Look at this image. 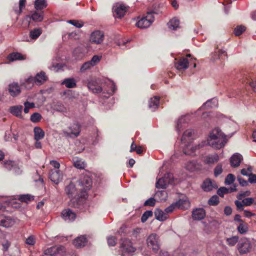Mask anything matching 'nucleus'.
Returning <instances> with one entry per match:
<instances>
[{"mask_svg": "<svg viewBox=\"0 0 256 256\" xmlns=\"http://www.w3.org/2000/svg\"><path fill=\"white\" fill-rule=\"evenodd\" d=\"M218 186L215 181L210 179H206L202 185V189L206 192H210L213 189H216Z\"/></svg>", "mask_w": 256, "mask_h": 256, "instance_id": "obj_16", "label": "nucleus"}, {"mask_svg": "<svg viewBox=\"0 0 256 256\" xmlns=\"http://www.w3.org/2000/svg\"><path fill=\"white\" fill-rule=\"evenodd\" d=\"M121 251L122 256H130L134 252L136 248L132 246L131 242L126 238L121 240Z\"/></svg>", "mask_w": 256, "mask_h": 256, "instance_id": "obj_5", "label": "nucleus"}, {"mask_svg": "<svg viewBox=\"0 0 256 256\" xmlns=\"http://www.w3.org/2000/svg\"><path fill=\"white\" fill-rule=\"evenodd\" d=\"M219 160L218 154H209L204 158V162L206 164H212L217 162Z\"/></svg>", "mask_w": 256, "mask_h": 256, "instance_id": "obj_28", "label": "nucleus"}, {"mask_svg": "<svg viewBox=\"0 0 256 256\" xmlns=\"http://www.w3.org/2000/svg\"><path fill=\"white\" fill-rule=\"evenodd\" d=\"M242 202L244 206H250L254 202V198H247L242 200Z\"/></svg>", "mask_w": 256, "mask_h": 256, "instance_id": "obj_57", "label": "nucleus"}, {"mask_svg": "<svg viewBox=\"0 0 256 256\" xmlns=\"http://www.w3.org/2000/svg\"><path fill=\"white\" fill-rule=\"evenodd\" d=\"M219 202L218 196L216 195L212 196L208 200V204L210 206H216Z\"/></svg>", "mask_w": 256, "mask_h": 256, "instance_id": "obj_49", "label": "nucleus"}, {"mask_svg": "<svg viewBox=\"0 0 256 256\" xmlns=\"http://www.w3.org/2000/svg\"><path fill=\"white\" fill-rule=\"evenodd\" d=\"M153 212L152 210H146L142 215L141 221L142 222H146L147 220L152 216Z\"/></svg>", "mask_w": 256, "mask_h": 256, "instance_id": "obj_50", "label": "nucleus"}, {"mask_svg": "<svg viewBox=\"0 0 256 256\" xmlns=\"http://www.w3.org/2000/svg\"><path fill=\"white\" fill-rule=\"evenodd\" d=\"M251 194V192L250 190H246L245 192H240L236 196V198L238 200H242V198L250 196Z\"/></svg>", "mask_w": 256, "mask_h": 256, "instance_id": "obj_56", "label": "nucleus"}, {"mask_svg": "<svg viewBox=\"0 0 256 256\" xmlns=\"http://www.w3.org/2000/svg\"><path fill=\"white\" fill-rule=\"evenodd\" d=\"M218 106V100L216 98H212L206 101L200 109H205L208 108H214Z\"/></svg>", "mask_w": 256, "mask_h": 256, "instance_id": "obj_29", "label": "nucleus"}, {"mask_svg": "<svg viewBox=\"0 0 256 256\" xmlns=\"http://www.w3.org/2000/svg\"><path fill=\"white\" fill-rule=\"evenodd\" d=\"M155 199L153 198H150L144 202V206H153L155 205Z\"/></svg>", "mask_w": 256, "mask_h": 256, "instance_id": "obj_62", "label": "nucleus"}, {"mask_svg": "<svg viewBox=\"0 0 256 256\" xmlns=\"http://www.w3.org/2000/svg\"><path fill=\"white\" fill-rule=\"evenodd\" d=\"M86 238L84 236L78 237L74 240V244L77 248H80L84 246L86 243Z\"/></svg>", "mask_w": 256, "mask_h": 256, "instance_id": "obj_31", "label": "nucleus"}, {"mask_svg": "<svg viewBox=\"0 0 256 256\" xmlns=\"http://www.w3.org/2000/svg\"><path fill=\"white\" fill-rule=\"evenodd\" d=\"M242 160V156L238 153L233 154L230 158V162L232 166L238 167Z\"/></svg>", "mask_w": 256, "mask_h": 256, "instance_id": "obj_21", "label": "nucleus"}, {"mask_svg": "<svg viewBox=\"0 0 256 256\" xmlns=\"http://www.w3.org/2000/svg\"><path fill=\"white\" fill-rule=\"evenodd\" d=\"M23 106L21 105H16L10 107V112L16 117L22 118V112Z\"/></svg>", "mask_w": 256, "mask_h": 256, "instance_id": "obj_25", "label": "nucleus"}, {"mask_svg": "<svg viewBox=\"0 0 256 256\" xmlns=\"http://www.w3.org/2000/svg\"><path fill=\"white\" fill-rule=\"evenodd\" d=\"M34 196L30 194H24L19 196L18 200L22 202L28 203L32 200H34Z\"/></svg>", "mask_w": 256, "mask_h": 256, "instance_id": "obj_44", "label": "nucleus"}, {"mask_svg": "<svg viewBox=\"0 0 256 256\" xmlns=\"http://www.w3.org/2000/svg\"><path fill=\"white\" fill-rule=\"evenodd\" d=\"M65 192L69 197H72L76 194V190L75 185L70 182L65 188Z\"/></svg>", "mask_w": 256, "mask_h": 256, "instance_id": "obj_30", "label": "nucleus"}, {"mask_svg": "<svg viewBox=\"0 0 256 256\" xmlns=\"http://www.w3.org/2000/svg\"><path fill=\"white\" fill-rule=\"evenodd\" d=\"M239 237L236 236H232L226 239V244L230 246H234L238 242Z\"/></svg>", "mask_w": 256, "mask_h": 256, "instance_id": "obj_41", "label": "nucleus"}, {"mask_svg": "<svg viewBox=\"0 0 256 256\" xmlns=\"http://www.w3.org/2000/svg\"><path fill=\"white\" fill-rule=\"evenodd\" d=\"M146 244L148 248L154 253L158 252L160 248V238L156 234H152L146 238Z\"/></svg>", "mask_w": 256, "mask_h": 256, "instance_id": "obj_4", "label": "nucleus"}, {"mask_svg": "<svg viewBox=\"0 0 256 256\" xmlns=\"http://www.w3.org/2000/svg\"><path fill=\"white\" fill-rule=\"evenodd\" d=\"M176 204V207L181 210H186L190 206V202L186 198L180 199Z\"/></svg>", "mask_w": 256, "mask_h": 256, "instance_id": "obj_23", "label": "nucleus"}, {"mask_svg": "<svg viewBox=\"0 0 256 256\" xmlns=\"http://www.w3.org/2000/svg\"><path fill=\"white\" fill-rule=\"evenodd\" d=\"M14 162L11 160H6L4 162V166L10 170H12L15 165Z\"/></svg>", "mask_w": 256, "mask_h": 256, "instance_id": "obj_55", "label": "nucleus"}, {"mask_svg": "<svg viewBox=\"0 0 256 256\" xmlns=\"http://www.w3.org/2000/svg\"><path fill=\"white\" fill-rule=\"evenodd\" d=\"M8 58L10 61L13 62L17 60H23L25 59V58L20 53L13 52L8 55Z\"/></svg>", "mask_w": 256, "mask_h": 256, "instance_id": "obj_38", "label": "nucleus"}, {"mask_svg": "<svg viewBox=\"0 0 256 256\" xmlns=\"http://www.w3.org/2000/svg\"><path fill=\"white\" fill-rule=\"evenodd\" d=\"M252 245L250 240L243 238L239 242L237 245V248L241 254H246L251 250Z\"/></svg>", "mask_w": 256, "mask_h": 256, "instance_id": "obj_6", "label": "nucleus"}, {"mask_svg": "<svg viewBox=\"0 0 256 256\" xmlns=\"http://www.w3.org/2000/svg\"><path fill=\"white\" fill-rule=\"evenodd\" d=\"M177 207L176 202L172 203L170 206L165 208L164 212H166L167 214L168 213L172 212Z\"/></svg>", "mask_w": 256, "mask_h": 256, "instance_id": "obj_64", "label": "nucleus"}, {"mask_svg": "<svg viewBox=\"0 0 256 256\" xmlns=\"http://www.w3.org/2000/svg\"><path fill=\"white\" fill-rule=\"evenodd\" d=\"M34 5L36 10H42L46 7V0H36Z\"/></svg>", "mask_w": 256, "mask_h": 256, "instance_id": "obj_39", "label": "nucleus"}, {"mask_svg": "<svg viewBox=\"0 0 256 256\" xmlns=\"http://www.w3.org/2000/svg\"><path fill=\"white\" fill-rule=\"evenodd\" d=\"M168 182L164 181V178H160L156 184V186L158 188H166L168 186Z\"/></svg>", "mask_w": 256, "mask_h": 256, "instance_id": "obj_43", "label": "nucleus"}, {"mask_svg": "<svg viewBox=\"0 0 256 256\" xmlns=\"http://www.w3.org/2000/svg\"><path fill=\"white\" fill-rule=\"evenodd\" d=\"M85 203L86 199L84 198H73L70 200L69 202V206L71 207H74L82 210L84 208Z\"/></svg>", "mask_w": 256, "mask_h": 256, "instance_id": "obj_10", "label": "nucleus"}, {"mask_svg": "<svg viewBox=\"0 0 256 256\" xmlns=\"http://www.w3.org/2000/svg\"><path fill=\"white\" fill-rule=\"evenodd\" d=\"M154 21V16L152 14L148 12L146 16L142 18L136 23L138 28L143 29L149 27Z\"/></svg>", "mask_w": 256, "mask_h": 256, "instance_id": "obj_7", "label": "nucleus"}, {"mask_svg": "<svg viewBox=\"0 0 256 256\" xmlns=\"http://www.w3.org/2000/svg\"><path fill=\"white\" fill-rule=\"evenodd\" d=\"M237 230L240 234H244L247 232L248 230V227L246 224H244V222H242L239 224Z\"/></svg>", "mask_w": 256, "mask_h": 256, "instance_id": "obj_47", "label": "nucleus"}, {"mask_svg": "<svg viewBox=\"0 0 256 256\" xmlns=\"http://www.w3.org/2000/svg\"><path fill=\"white\" fill-rule=\"evenodd\" d=\"M50 178L52 182L58 184L62 179V174L59 170H51Z\"/></svg>", "mask_w": 256, "mask_h": 256, "instance_id": "obj_15", "label": "nucleus"}, {"mask_svg": "<svg viewBox=\"0 0 256 256\" xmlns=\"http://www.w3.org/2000/svg\"><path fill=\"white\" fill-rule=\"evenodd\" d=\"M154 213L156 218L160 221L165 220L168 218L166 212L159 208H156Z\"/></svg>", "mask_w": 256, "mask_h": 256, "instance_id": "obj_33", "label": "nucleus"}, {"mask_svg": "<svg viewBox=\"0 0 256 256\" xmlns=\"http://www.w3.org/2000/svg\"><path fill=\"white\" fill-rule=\"evenodd\" d=\"M34 78L35 80V84L37 85H41L47 80V76L44 72L38 73Z\"/></svg>", "mask_w": 256, "mask_h": 256, "instance_id": "obj_27", "label": "nucleus"}, {"mask_svg": "<svg viewBox=\"0 0 256 256\" xmlns=\"http://www.w3.org/2000/svg\"><path fill=\"white\" fill-rule=\"evenodd\" d=\"M236 186L234 184L232 186L228 188L226 187H221L218 189L217 191V194L220 197H224V194H226L228 193H230L234 192L236 191Z\"/></svg>", "mask_w": 256, "mask_h": 256, "instance_id": "obj_22", "label": "nucleus"}, {"mask_svg": "<svg viewBox=\"0 0 256 256\" xmlns=\"http://www.w3.org/2000/svg\"><path fill=\"white\" fill-rule=\"evenodd\" d=\"M207 142L212 148L220 149L224 146L226 142V136L219 128H215L210 133Z\"/></svg>", "mask_w": 256, "mask_h": 256, "instance_id": "obj_2", "label": "nucleus"}, {"mask_svg": "<svg viewBox=\"0 0 256 256\" xmlns=\"http://www.w3.org/2000/svg\"><path fill=\"white\" fill-rule=\"evenodd\" d=\"M74 166L78 168L82 169L84 168L85 166V164L81 160H76L74 162Z\"/></svg>", "mask_w": 256, "mask_h": 256, "instance_id": "obj_60", "label": "nucleus"}, {"mask_svg": "<svg viewBox=\"0 0 256 256\" xmlns=\"http://www.w3.org/2000/svg\"><path fill=\"white\" fill-rule=\"evenodd\" d=\"M222 54L225 56L226 55L224 50L216 49L214 52L212 54L211 58L212 60H216L220 58V56Z\"/></svg>", "mask_w": 256, "mask_h": 256, "instance_id": "obj_42", "label": "nucleus"}, {"mask_svg": "<svg viewBox=\"0 0 256 256\" xmlns=\"http://www.w3.org/2000/svg\"><path fill=\"white\" fill-rule=\"evenodd\" d=\"M42 256H68L64 246H52L46 249ZM71 256H76L72 254Z\"/></svg>", "mask_w": 256, "mask_h": 256, "instance_id": "obj_3", "label": "nucleus"}, {"mask_svg": "<svg viewBox=\"0 0 256 256\" xmlns=\"http://www.w3.org/2000/svg\"><path fill=\"white\" fill-rule=\"evenodd\" d=\"M62 84L65 85L67 88H74L76 86V81L74 78L64 79L62 82Z\"/></svg>", "mask_w": 256, "mask_h": 256, "instance_id": "obj_37", "label": "nucleus"}, {"mask_svg": "<svg viewBox=\"0 0 256 256\" xmlns=\"http://www.w3.org/2000/svg\"><path fill=\"white\" fill-rule=\"evenodd\" d=\"M42 118L41 114L38 112H34L32 114L30 118V120L34 123H36L40 121Z\"/></svg>", "mask_w": 256, "mask_h": 256, "instance_id": "obj_46", "label": "nucleus"}, {"mask_svg": "<svg viewBox=\"0 0 256 256\" xmlns=\"http://www.w3.org/2000/svg\"><path fill=\"white\" fill-rule=\"evenodd\" d=\"M34 138L35 140L42 139L45 135L44 131L39 126H36L34 128Z\"/></svg>", "mask_w": 256, "mask_h": 256, "instance_id": "obj_32", "label": "nucleus"}, {"mask_svg": "<svg viewBox=\"0 0 256 256\" xmlns=\"http://www.w3.org/2000/svg\"><path fill=\"white\" fill-rule=\"evenodd\" d=\"M68 22L77 28H80L84 26V23L82 22L76 20H69L68 21Z\"/></svg>", "mask_w": 256, "mask_h": 256, "instance_id": "obj_54", "label": "nucleus"}, {"mask_svg": "<svg viewBox=\"0 0 256 256\" xmlns=\"http://www.w3.org/2000/svg\"><path fill=\"white\" fill-rule=\"evenodd\" d=\"M159 100L160 98L156 96L150 99L148 104V107L152 111H154L158 108Z\"/></svg>", "mask_w": 256, "mask_h": 256, "instance_id": "obj_34", "label": "nucleus"}, {"mask_svg": "<svg viewBox=\"0 0 256 256\" xmlns=\"http://www.w3.org/2000/svg\"><path fill=\"white\" fill-rule=\"evenodd\" d=\"M206 212L203 208H197L192 212V218L194 220H200L204 218Z\"/></svg>", "mask_w": 256, "mask_h": 256, "instance_id": "obj_17", "label": "nucleus"}, {"mask_svg": "<svg viewBox=\"0 0 256 256\" xmlns=\"http://www.w3.org/2000/svg\"><path fill=\"white\" fill-rule=\"evenodd\" d=\"M168 28L176 30L180 28V20L176 18H174L168 24Z\"/></svg>", "mask_w": 256, "mask_h": 256, "instance_id": "obj_36", "label": "nucleus"}, {"mask_svg": "<svg viewBox=\"0 0 256 256\" xmlns=\"http://www.w3.org/2000/svg\"><path fill=\"white\" fill-rule=\"evenodd\" d=\"M190 120V115L186 114L180 116L178 120L176 130L178 132H180L186 126V124Z\"/></svg>", "mask_w": 256, "mask_h": 256, "instance_id": "obj_13", "label": "nucleus"}, {"mask_svg": "<svg viewBox=\"0 0 256 256\" xmlns=\"http://www.w3.org/2000/svg\"><path fill=\"white\" fill-rule=\"evenodd\" d=\"M35 83V80L34 77L30 76L26 79L24 82H21V84L26 89L32 88L34 84Z\"/></svg>", "mask_w": 256, "mask_h": 256, "instance_id": "obj_35", "label": "nucleus"}, {"mask_svg": "<svg viewBox=\"0 0 256 256\" xmlns=\"http://www.w3.org/2000/svg\"><path fill=\"white\" fill-rule=\"evenodd\" d=\"M44 19L43 12H38L34 11L31 12V14L27 15L24 18V20L26 21L28 24L27 27H28L30 24V20H32L36 22H42Z\"/></svg>", "mask_w": 256, "mask_h": 256, "instance_id": "obj_8", "label": "nucleus"}, {"mask_svg": "<svg viewBox=\"0 0 256 256\" xmlns=\"http://www.w3.org/2000/svg\"><path fill=\"white\" fill-rule=\"evenodd\" d=\"M104 38V33L100 30H96L93 32L90 38V40L92 43L98 44H101Z\"/></svg>", "mask_w": 256, "mask_h": 256, "instance_id": "obj_9", "label": "nucleus"}, {"mask_svg": "<svg viewBox=\"0 0 256 256\" xmlns=\"http://www.w3.org/2000/svg\"><path fill=\"white\" fill-rule=\"evenodd\" d=\"M88 87L93 93L98 94L102 91V87L98 86L97 82L94 80L88 82Z\"/></svg>", "mask_w": 256, "mask_h": 256, "instance_id": "obj_19", "label": "nucleus"}, {"mask_svg": "<svg viewBox=\"0 0 256 256\" xmlns=\"http://www.w3.org/2000/svg\"><path fill=\"white\" fill-rule=\"evenodd\" d=\"M128 8L123 4H116L113 7L114 16L117 18H121L125 14Z\"/></svg>", "mask_w": 256, "mask_h": 256, "instance_id": "obj_11", "label": "nucleus"}, {"mask_svg": "<svg viewBox=\"0 0 256 256\" xmlns=\"http://www.w3.org/2000/svg\"><path fill=\"white\" fill-rule=\"evenodd\" d=\"M188 66V62L186 58H182L175 62V66L178 70H186Z\"/></svg>", "mask_w": 256, "mask_h": 256, "instance_id": "obj_24", "label": "nucleus"}, {"mask_svg": "<svg viewBox=\"0 0 256 256\" xmlns=\"http://www.w3.org/2000/svg\"><path fill=\"white\" fill-rule=\"evenodd\" d=\"M202 167V165L196 160L189 161L185 165L186 168L190 172L200 170Z\"/></svg>", "mask_w": 256, "mask_h": 256, "instance_id": "obj_20", "label": "nucleus"}, {"mask_svg": "<svg viewBox=\"0 0 256 256\" xmlns=\"http://www.w3.org/2000/svg\"><path fill=\"white\" fill-rule=\"evenodd\" d=\"M234 180H235L234 176L232 174H230L226 176V177L225 179L224 183L226 185H230V184H232L234 182Z\"/></svg>", "mask_w": 256, "mask_h": 256, "instance_id": "obj_51", "label": "nucleus"}, {"mask_svg": "<svg viewBox=\"0 0 256 256\" xmlns=\"http://www.w3.org/2000/svg\"><path fill=\"white\" fill-rule=\"evenodd\" d=\"M15 223V221L14 219L10 216H5L4 217V220L2 224V226H3L8 228L13 226Z\"/></svg>", "mask_w": 256, "mask_h": 256, "instance_id": "obj_40", "label": "nucleus"}, {"mask_svg": "<svg viewBox=\"0 0 256 256\" xmlns=\"http://www.w3.org/2000/svg\"><path fill=\"white\" fill-rule=\"evenodd\" d=\"M162 178H164L165 182H168V186L172 182V174L171 173L168 172L164 174V176L162 177Z\"/></svg>", "mask_w": 256, "mask_h": 256, "instance_id": "obj_58", "label": "nucleus"}, {"mask_svg": "<svg viewBox=\"0 0 256 256\" xmlns=\"http://www.w3.org/2000/svg\"><path fill=\"white\" fill-rule=\"evenodd\" d=\"M94 66L92 64L90 61H88L84 62L80 68V72H84L86 70L90 69L91 68Z\"/></svg>", "mask_w": 256, "mask_h": 256, "instance_id": "obj_52", "label": "nucleus"}, {"mask_svg": "<svg viewBox=\"0 0 256 256\" xmlns=\"http://www.w3.org/2000/svg\"><path fill=\"white\" fill-rule=\"evenodd\" d=\"M42 34V31L40 29L36 28L31 30L30 32V36L32 39H36Z\"/></svg>", "mask_w": 256, "mask_h": 256, "instance_id": "obj_45", "label": "nucleus"}, {"mask_svg": "<svg viewBox=\"0 0 256 256\" xmlns=\"http://www.w3.org/2000/svg\"><path fill=\"white\" fill-rule=\"evenodd\" d=\"M108 81L110 82L109 84L110 88V90H108L107 92L110 94H114L116 90V85L112 81L110 80H108Z\"/></svg>", "mask_w": 256, "mask_h": 256, "instance_id": "obj_61", "label": "nucleus"}, {"mask_svg": "<svg viewBox=\"0 0 256 256\" xmlns=\"http://www.w3.org/2000/svg\"><path fill=\"white\" fill-rule=\"evenodd\" d=\"M62 218L68 222L74 221L76 218V214L70 208L64 210L61 213Z\"/></svg>", "mask_w": 256, "mask_h": 256, "instance_id": "obj_14", "label": "nucleus"}, {"mask_svg": "<svg viewBox=\"0 0 256 256\" xmlns=\"http://www.w3.org/2000/svg\"><path fill=\"white\" fill-rule=\"evenodd\" d=\"M240 172L243 176H248L252 173V168L248 166L246 169L242 168Z\"/></svg>", "mask_w": 256, "mask_h": 256, "instance_id": "obj_59", "label": "nucleus"}, {"mask_svg": "<svg viewBox=\"0 0 256 256\" xmlns=\"http://www.w3.org/2000/svg\"><path fill=\"white\" fill-rule=\"evenodd\" d=\"M79 184L82 187V190L86 192L91 188L92 180L88 176H84V178L79 181Z\"/></svg>", "mask_w": 256, "mask_h": 256, "instance_id": "obj_18", "label": "nucleus"}, {"mask_svg": "<svg viewBox=\"0 0 256 256\" xmlns=\"http://www.w3.org/2000/svg\"><path fill=\"white\" fill-rule=\"evenodd\" d=\"M24 111L26 114H27L29 112V110L30 108H34V102H24Z\"/></svg>", "mask_w": 256, "mask_h": 256, "instance_id": "obj_53", "label": "nucleus"}, {"mask_svg": "<svg viewBox=\"0 0 256 256\" xmlns=\"http://www.w3.org/2000/svg\"><path fill=\"white\" fill-rule=\"evenodd\" d=\"M222 166L220 164H218L214 170V176H218V175L222 174Z\"/></svg>", "mask_w": 256, "mask_h": 256, "instance_id": "obj_63", "label": "nucleus"}, {"mask_svg": "<svg viewBox=\"0 0 256 256\" xmlns=\"http://www.w3.org/2000/svg\"><path fill=\"white\" fill-rule=\"evenodd\" d=\"M194 132L192 130H186L182 138V144L184 147V153L187 155L194 156L197 150L203 147L205 144L204 142H202L200 144H196L194 146L191 144L193 139Z\"/></svg>", "mask_w": 256, "mask_h": 256, "instance_id": "obj_1", "label": "nucleus"}, {"mask_svg": "<svg viewBox=\"0 0 256 256\" xmlns=\"http://www.w3.org/2000/svg\"><path fill=\"white\" fill-rule=\"evenodd\" d=\"M246 30V27L244 26L240 25L237 26L234 29V34L236 36H238L242 34Z\"/></svg>", "mask_w": 256, "mask_h": 256, "instance_id": "obj_48", "label": "nucleus"}, {"mask_svg": "<svg viewBox=\"0 0 256 256\" xmlns=\"http://www.w3.org/2000/svg\"><path fill=\"white\" fill-rule=\"evenodd\" d=\"M70 132L66 130H63V134L67 136H74V137L78 136L80 132V126L78 123H74L69 128Z\"/></svg>", "mask_w": 256, "mask_h": 256, "instance_id": "obj_12", "label": "nucleus"}, {"mask_svg": "<svg viewBox=\"0 0 256 256\" xmlns=\"http://www.w3.org/2000/svg\"><path fill=\"white\" fill-rule=\"evenodd\" d=\"M8 90L12 96H16L19 94L20 92V89L17 83H12L9 85Z\"/></svg>", "mask_w": 256, "mask_h": 256, "instance_id": "obj_26", "label": "nucleus"}]
</instances>
